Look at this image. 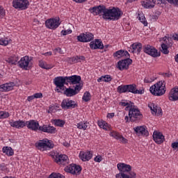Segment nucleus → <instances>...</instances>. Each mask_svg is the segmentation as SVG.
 <instances>
[{
    "mask_svg": "<svg viewBox=\"0 0 178 178\" xmlns=\"http://www.w3.org/2000/svg\"><path fill=\"white\" fill-rule=\"evenodd\" d=\"M89 12L95 15V16H101L102 15L104 20H119L123 16V12L119 8L113 7L111 9H108L104 5H99L89 8Z\"/></svg>",
    "mask_w": 178,
    "mask_h": 178,
    "instance_id": "f257e3e1",
    "label": "nucleus"
},
{
    "mask_svg": "<svg viewBox=\"0 0 178 178\" xmlns=\"http://www.w3.org/2000/svg\"><path fill=\"white\" fill-rule=\"evenodd\" d=\"M149 91L152 95L161 97L166 92V83L165 81H160L152 86L149 88Z\"/></svg>",
    "mask_w": 178,
    "mask_h": 178,
    "instance_id": "f03ea898",
    "label": "nucleus"
},
{
    "mask_svg": "<svg viewBox=\"0 0 178 178\" xmlns=\"http://www.w3.org/2000/svg\"><path fill=\"white\" fill-rule=\"evenodd\" d=\"M143 51L145 54L149 55V56H152V58H158L161 56V52L158 51L156 48L150 44L143 45Z\"/></svg>",
    "mask_w": 178,
    "mask_h": 178,
    "instance_id": "7ed1b4c3",
    "label": "nucleus"
},
{
    "mask_svg": "<svg viewBox=\"0 0 178 178\" xmlns=\"http://www.w3.org/2000/svg\"><path fill=\"white\" fill-rule=\"evenodd\" d=\"M129 117L130 122H137V120L143 119V114H141L140 110L132 106L129 108Z\"/></svg>",
    "mask_w": 178,
    "mask_h": 178,
    "instance_id": "20e7f679",
    "label": "nucleus"
},
{
    "mask_svg": "<svg viewBox=\"0 0 178 178\" xmlns=\"http://www.w3.org/2000/svg\"><path fill=\"white\" fill-rule=\"evenodd\" d=\"M74 88H65V90L63 91L64 95L66 97H74V95H77L83 88V84L75 85L74 86Z\"/></svg>",
    "mask_w": 178,
    "mask_h": 178,
    "instance_id": "39448f33",
    "label": "nucleus"
},
{
    "mask_svg": "<svg viewBox=\"0 0 178 178\" xmlns=\"http://www.w3.org/2000/svg\"><path fill=\"white\" fill-rule=\"evenodd\" d=\"M30 6L29 0H13V6L15 9H20V10H26Z\"/></svg>",
    "mask_w": 178,
    "mask_h": 178,
    "instance_id": "423d86ee",
    "label": "nucleus"
},
{
    "mask_svg": "<svg viewBox=\"0 0 178 178\" xmlns=\"http://www.w3.org/2000/svg\"><path fill=\"white\" fill-rule=\"evenodd\" d=\"M35 147L38 149H51L54 148V144L51 143L48 139H43L39 140L35 143Z\"/></svg>",
    "mask_w": 178,
    "mask_h": 178,
    "instance_id": "0eeeda50",
    "label": "nucleus"
},
{
    "mask_svg": "<svg viewBox=\"0 0 178 178\" xmlns=\"http://www.w3.org/2000/svg\"><path fill=\"white\" fill-rule=\"evenodd\" d=\"M59 20L60 19L58 17L47 19L45 22V26L47 27V29L55 30L56 29H58L59 26H60V22H59Z\"/></svg>",
    "mask_w": 178,
    "mask_h": 178,
    "instance_id": "6e6552de",
    "label": "nucleus"
},
{
    "mask_svg": "<svg viewBox=\"0 0 178 178\" xmlns=\"http://www.w3.org/2000/svg\"><path fill=\"white\" fill-rule=\"evenodd\" d=\"M64 170L67 173H71V175H76V176H79L81 172V166L76 164H71L65 167Z\"/></svg>",
    "mask_w": 178,
    "mask_h": 178,
    "instance_id": "1a4fd4ad",
    "label": "nucleus"
},
{
    "mask_svg": "<svg viewBox=\"0 0 178 178\" xmlns=\"http://www.w3.org/2000/svg\"><path fill=\"white\" fill-rule=\"evenodd\" d=\"M131 63H133L131 58H125L118 62L117 67L119 70H127Z\"/></svg>",
    "mask_w": 178,
    "mask_h": 178,
    "instance_id": "9d476101",
    "label": "nucleus"
},
{
    "mask_svg": "<svg viewBox=\"0 0 178 178\" xmlns=\"http://www.w3.org/2000/svg\"><path fill=\"white\" fill-rule=\"evenodd\" d=\"M77 40L79 42H90L94 40V34L90 32L81 33L80 35L77 36Z\"/></svg>",
    "mask_w": 178,
    "mask_h": 178,
    "instance_id": "9b49d317",
    "label": "nucleus"
},
{
    "mask_svg": "<svg viewBox=\"0 0 178 178\" xmlns=\"http://www.w3.org/2000/svg\"><path fill=\"white\" fill-rule=\"evenodd\" d=\"M163 40L165 43L161 44V51L163 54H164V55H168V54H169L168 47H170L172 45V38L169 36H165V38H163Z\"/></svg>",
    "mask_w": 178,
    "mask_h": 178,
    "instance_id": "f8f14e48",
    "label": "nucleus"
},
{
    "mask_svg": "<svg viewBox=\"0 0 178 178\" xmlns=\"http://www.w3.org/2000/svg\"><path fill=\"white\" fill-rule=\"evenodd\" d=\"M61 107L63 109H74V108H77V104L73 100L65 99L61 102Z\"/></svg>",
    "mask_w": 178,
    "mask_h": 178,
    "instance_id": "ddd939ff",
    "label": "nucleus"
},
{
    "mask_svg": "<svg viewBox=\"0 0 178 178\" xmlns=\"http://www.w3.org/2000/svg\"><path fill=\"white\" fill-rule=\"evenodd\" d=\"M54 83L57 88H63L65 84L67 85L66 76H57L54 78Z\"/></svg>",
    "mask_w": 178,
    "mask_h": 178,
    "instance_id": "4468645a",
    "label": "nucleus"
},
{
    "mask_svg": "<svg viewBox=\"0 0 178 178\" xmlns=\"http://www.w3.org/2000/svg\"><path fill=\"white\" fill-rule=\"evenodd\" d=\"M26 127L29 130H32L33 131H38L40 130V123L38 121H35V120H31L29 121H26Z\"/></svg>",
    "mask_w": 178,
    "mask_h": 178,
    "instance_id": "2eb2a0df",
    "label": "nucleus"
},
{
    "mask_svg": "<svg viewBox=\"0 0 178 178\" xmlns=\"http://www.w3.org/2000/svg\"><path fill=\"white\" fill-rule=\"evenodd\" d=\"M31 62L30 57L29 56H25L22 57L19 61H18V64L21 69H24V70H28L29 65Z\"/></svg>",
    "mask_w": 178,
    "mask_h": 178,
    "instance_id": "dca6fc26",
    "label": "nucleus"
},
{
    "mask_svg": "<svg viewBox=\"0 0 178 178\" xmlns=\"http://www.w3.org/2000/svg\"><path fill=\"white\" fill-rule=\"evenodd\" d=\"M67 85L70 84H75L76 86H79L80 84V81H81V76L79 75H72L70 76H66Z\"/></svg>",
    "mask_w": 178,
    "mask_h": 178,
    "instance_id": "f3484780",
    "label": "nucleus"
},
{
    "mask_svg": "<svg viewBox=\"0 0 178 178\" xmlns=\"http://www.w3.org/2000/svg\"><path fill=\"white\" fill-rule=\"evenodd\" d=\"M39 131L43 133H48L49 134H55V133H56V128L49 124H43L39 127Z\"/></svg>",
    "mask_w": 178,
    "mask_h": 178,
    "instance_id": "a211bd4d",
    "label": "nucleus"
},
{
    "mask_svg": "<svg viewBox=\"0 0 178 178\" xmlns=\"http://www.w3.org/2000/svg\"><path fill=\"white\" fill-rule=\"evenodd\" d=\"M152 137L156 144H162L165 141V136L158 131H154Z\"/></svg>",
    "mask_w": 178,
    "mask_h": 178,
    "instance_id": "6ab92c4d",
    "label": "nucleus"
},
{
    "mask_svg": "<svg viewBox=\"0 0 178 178\" xmlns=\"http://www.w3.org/2000/svg\"><path fill=\"white\" fill-rule=\"evenodd\" d=\"M16 83L15 82L6 83L4 84L0 85L1 92H8V91H12Z\"/></svg>",
    "mask_w": 178,
    "mask_h": 178,
    "instance_id": "aec40b11",
    "label": "nucleus"
},
{
    "mask_svg": "<svg viewBox=\"0 0 178 178\" xmlns=\"http://www.w3.org/2000/svg\"><path fill=\"white\" fill-rule=\"evenodd\" d=\"M134 130L138 136H145V137L149 136V133L148 132V130H147V127L145 126L136 127L134 128Z\"/></svg>",
    "mask_w": 178,
    "mask_h": 178,
    "instance_id": "412c9836",
    "label": "nucleus"
},
{
    "mask_svg": "<svg viewBox=\"0 0 178 178\" xmlns=\"http://www.w3.org/2000/svg\"><path fill=\"white\" fill-rule=\"evenodd\" d=\"M67 159H69V157L66 154L56 155L54 157L55 162L58 165H65L67 163Z\"/></svg>",
    "mask_w": 178,
    "mask_h": 178,
    "instance_id": "4be33fe9",
    "label": "nucleus"
},
{
    "mask_svg": "<svg viewBox=\"0 0 178 178\" xmlns=\"http://www.w3.org/2000/svg\"><path fill=\"white\" fill-rule=\"evenodd\" d=\"M143 44L140 42H136L131 45L130 50H129V52H131L132 54H140L143 49Z\"/></svg>",
    "mask_w": 178,
    "mask_h": 178,
    "instance_id": "5701e85b",
    "label": "nucleus"
},
{
    "mask_svg": "<svg viewBox=\"0 0 178 178\" xmlns=\"http://www.w3.org/2000/svg\"><path fill=\"white\" fill-rule=\"evenodd\" d=\"M90 47L91 49H104V44L102 40L96 39L95 41L90 42Z\"/></svg>",
    "mask_w": 178,
    "mask_h": 178,
    "instance_id": "b1692460",
    "label": "nucleus"
},
{
    "mask_svg": "<svg viewBox=\"0 0 178 178\" xmlns=\"http://www.w3.org/2000/svg\"><path fill=\"white\" fill-rule=\"evenodd\" d=\"M117 168L122 173H129V172H131V165L129 164L120 163L117 165Z\"/></svg>",
    "mask_w": 178,
    "mask_h": 178,
    "instance_id": "393cba45",
    "label": "nucleus"
},
{
    "mask_svg": "<svg viewBox=\"0 0 178 178\" xmlns=\"http://www.w3.org/2000/svg\"><path fill=\"white\" fill-rule=\"evenodd\" d=\"M128 92L141 95L144 92V89L137 90V86L136 84H130L128 85Z\"/></svg>",
    "mask_w": 178,
    "mask_h": 178,
    "instance_id": "a878e982",
    "label": "nucleus"
},
{
    "mask_svg": "<svg viewBox=\"0 0 178 178\" xmlns=\"http://www.w3.org/2000/svg\"><path fill=\"white\" fill-rule=\"evenodd\" d=\"M10 124L11 127H15V129H23V127H25V126H26V121L19 120L17 121H13L12 122H10Z\"/></svg>",
    "mask_w": 178,
    "mask_h": 178,
    "instance_id": "bb28decb",
    "label": "nucleus"
},
{
    "mask_svg": "<svg viewBox=\"0 0 178 178\" xmlns=\"http://www.w3.org/2000/svg\"><path fill=\"white\" fill-rule=\"evenodd\" d=\"M111 137L115 138V140H119L122 144H127V139H126L123 136L120 135L118 132L113 131L111 134Z\"/></svg>",
    "mask_w": 178,
    "mask_h": 178,
    "instance_id": "cd10ccee",
    "label": "nucleus"
},
{
    "mask_svg": "<svg viewBox=\"0 0 178 178\" xmlns=\"http://www.w3.org/2000/svg\"><path fill=\"white\" fill-rule=\"evenodd\" d=\"M79 156L81 161L86 162V161H90L92 158V154H91V152H81Z\"/></svg>",
    "mask_w": 178,
    "mask_h": 178,
    "instance_id": "c85d7f7f",
    "label": "nucleus"
},
{
    "mask_svg": "<svg viewBox=\"0 0 178 178\" xmlns=\"http://www.w3.org/2000/svg\"><path fill=\"white\" fill-rule=\"evenodd\" d=\"M168 98L170 101H178V88L170 90Z\"/></svg>",
    "mask_w": 178,
    "mask_h": 178,
    "instance_id": "c756f323",
    "label": "nucleus"
},
{
    "mask_svg": "<svg viewBox=\"0 0 178 178\" xmlns=\"http://www.w3.org/2000/svg\"><path fill=\"white\" fill-rule=\"evenodd\" d=\"M18 60L19 57L16 56H13L6 58V62H8V63H10V65H17Z\"/></svg>",
    "mask_w": 178,
    "mask_h": 178,
    "instance_id": "7c9ffc66",
    "label": "nucleus"
},
{
    "mask_svg": "<svg viewBox=\"0 0 178 178\" xmlns=\"http://www.w3.org/2000/svg\"><path fill=\"white\" fill-rule=\"evenodd\" d=\"M152 3V1H141V5L142 6H143V8H145V9H152L154 8H155V5L154 4H151Z\"/></svg>",
    "mask_w": 178,
    "mask_h": 178,
    "instance_id": "2f4dec72",
    "label": "nucleus"
},
{
    "mask_svg": "<svg viewBox=\"0 0 178 178\" xmlns=\"http://www.w3.org/2000/svg\"><path fill=\"white\" fill-rule=\"evenodd\" d=\"M149 108H150L151 111L154 113H158L159 115L162 114V110L158 106L155 105V104H152L151 106H149Z\"/></svg>",
    "mask_w": 178,
    "mask_h": 178,
    "instance_id": "473e14b6",
    "label": "nucleus"
},
{
    "mask_svg": "<svg viewBox=\"0 0 178 178\" xmlns=\"http://www.w3.org/2000/svg\"><path fill=\"white\" fill-rule=\"evenodd\" d=\"M97 81L98 83H101V81L109 83V81H112V76H111V75L102 76L100 78L97 79Z\"/></svg>",
    "mask_w": 178,
    "mask_h": 178,
    "instance_id": "72a5a7b5",
    "label": "nucleus"
},
{
    "mask_svg": "<svg viewBox=\"0 0 178 178\" xmlns=\"http://www.w3.org/2000/svg\"><path fill=\"white\" fill-rule=\"evenodd\" d=\"M3 154H6L8 156H12L15 154V152H13V149H12V147H3Z\"/></svg>",
    "mask_w": 178,
    "mask_h": 178,
    "instance_id": "f704fd0d",
    "label": "nucleus"
},
{
    "mask_svg": "<svg viewBox=\"0 0 178 178\" xmlns=\"http://www.w3.org/2000/svg\"><path fill=\"white\" fill-rule=\"evenodd\" d=\"M129 86L128 85H121L118 87L117 91L119 94H122L123 92H128Z\"/></svg>",
    "mask_w": 178,
    "mask_h": 178,
    "instance_id": "c9c22d12",
    "label": "nucleus"
},
{
    "mask_svg": "<svg viewBox=\"0 0 178 178\" xmlns=\"http://www.w3.org/2000/svg\"><path fill=\"white\" fill-rule=\"evenodd\" d=\"M51 122H53L54 124L58 127H63V126H65V122L62 120H52Z\"/></svg>",
    "mask_w": 178,
    "mask_h": 178,
    "instance_id": "e433bc0d",
    "label": "nucleus"
},
{
    "mask_svg": "<svg viewBox=\"0 0 178 178\" xmlns=\"http://www.w3.org/2000/svg\"><path fill=\"white\" fill-rule=\"evenodd\" d=\"M120 105H121L122 106H127L126 109H127L128 108H131L133 106V102H127V100H122L121 102H120Z\"/></svg>",
    "mask_w": 178,
    "mask_h": 178,
    "instance_id": "4c0bfd02",
    "label": "nucleus"
},
{
    "mask_svg": "<svg viewBox=\"0 0 178 178\" xmlns=\"http://www.w3.org/2000/svg\"><path fill=\"white\" fill-rule=\"evenodd\" d=\"M82 99L85 101V102H88V101H91V94L90 93V92H85Z\"/></svg>",
    "mask_w": 178,
    "mask_h": 178,
    "instance_id": "58836bf2",
    "label": "nucleus"
},
{
    "mask_svg": "<svg viewBox=\"0 0 178 178\" xmlns=\"http://www.w3.org/2000/svg\"><path fill=\"white\" fill-rule=\"evenodd\" d=\"M139 16V20L144 24L145 27H147L148 26V22H147V20L145 19V16H144V14H138Z\"/></svg>",
    "mask_w": 178,
    "mask_h": 178,
    "instance_id": "ea45409f",
    "label": "nucleus"
},
{
    "mask_svg": "<svg viewBox=\"0 0 178 178\" xmlns=\"http://www.w3.org/2000/svg\"><path fill=\"white\" fill-rule=\"evenodd\" d=\"M98 126L100 127L101 129L108 131V123H106L105 121H98Z\"/></svg>",
    "mask_w": 178,
    "mask_h": 178,
    "instance_id": "a19ab883",
    "label": "nucleus"
},
{
    "mask_svg": "<svg viewBox=\"0 0 178 178\" xmlns=\"http://www.w3.org/2000/svg\"><path fill=\"white\" fill-rule=\"evenodd\" d=\"M113 56L114 58H118V59H120V58H123V50H118L113 53Z\"/></svg>",
    "mask_w": 178,
    "mask_h": 178,
    "instance_id": "79ce46f5",
    "label": "nucleus"
},
{
    "mask_svg": "<svg viewBox=\"0 0 178 178\" xmlns=\"http://www.w3.org/2000/svg\"><path fill=\"white\" fill-rule=\"evenodd\" d=\"M70 63H79V62H81V60H79V56H76L68 59Z\"/></svg>",
    "mask_w": 178,
    "mask_h": 178,
    "instance_id": "37998d69",
    "label": "nucleus"
},
{
    "mask_svg": "<svg viewBox=\"0 0 178 178\" xmlns=\"http://www.w3.org/2000/svg\"><path fill=\"white\" fill-rule=\"evenodd\" d=\"M78 129H80L81 130H86L88 126L86 124V122H81L77 124L76 125Z\"/></svg>",
    "mask_w": 178,
    "mask_h": 178,
    "instance_id": "c03bdc74",
    "label": "nucleus"
},
{
    "mask_svg": "<svg viewBox=\"0 0 178 178\" xmlns=\"http://www.w3.org/2000/svg\"><path fill=\"white\" fill-rule=\"evenodd\" d=\"M6 118H9V113L0 111V119H6Z\"/></svg>",
    "mask_w": 178,
    "mask_h": 178,
    "instance_id": "a18cd8bd",
    "label": "nucleus"
},
{
    "mask_svg": "<svg viewBox=\"0 0 178 178\" xmlns=\"http://www.w3.org/2000/svg\"><path fill=\"white\" fill-rule=\"evenodd\" d=\"M6 15V13L5 11V9L3 7L0 6V17H5V15Z\"/></svg>",
    "mask_w": 178,
    "mask_h": 178,
    "instance_id": "49530a36",
    "label": "nucleus"
},
{
    "mask_svg": "<svg viewBox=\"0 0 178 178\" xmlns=\"http://www.w3.org/2000/svg\"><path fill=\"white\" fill-rule=\"evenodd\" d=\"M170 5H174V6H178V0H165Z\"/></svg>",
    "mask_w": 178,
    "mask_h": 178,
    "instance_id": "de8ad7c7",
    "label": "nucleus"
},
{
    "mask_svg": "<svg viewBox=\"0 0 178 178\" xmlns=\"http://www.w3.org/2000/svg\"><path fill=\"white\" fill-rule=\"evenodd\" d=\"M9 44V41L5 40V39H0V45H8Z\"/></svg>",
    "mask_w": 178,
    "mask_h": 178,
    "instance_id": "09e8293b",
    "label": "nucleus"
},
{
    "mask_svg": "<svg viewBox=\"0 0 178 178\" xmlns=\"http://www.w3.org/2000/svg\"><path fill=\"white\" fill-rule=\"evenodd\" d=\"M61 34L63 35H67V34H72V30L68 29V30H65L61 31Z\"/></svg>",
    "mask_w": 178,
    "mask_h": 178,
    "instance_id": "8fccbe9b",
    "label": "nucleus"
},
{
    "mask_svg": "<svg viewBox=\"0 0 178 178\" xmlns=\"http://www.w3.org/2000/svg\"><path fill=\"white\" fill-rule=\"evenodd\" d=\"M122 56H125L127 59H130V54H129L128 51L123 50Z\"/></svg>",
    "mask_w": 178,
    "mask_h": 178,
    "instance_id": "3c124183",
    "label": "nucleus"
},
{
    "mask_svg": "<svg viewBox=\"0 0 178 178\" xmlns=\"http://www.w3.org/2000/svg\"><path fill=\"white\" fill-rule=\"evenodd\" d=\"M52 67H54V65H51V64H46L44 65V69H46V70H49V69H52Z\"/></svg>",
    "mask_w": 178,
    "mask_h": 178,
    "instance_id": "603ef678",
    "label": "nucleus"
},
{
    "mask_svg": "<svg viewBox=\"0 0 178 178\" xmlns=\"http://www.w3.org/2000/svg\"><path fill=\"white\" fill-rule=\"evenodd\" d=\"M94 161H95V162L99 163V162H101L102 161V156H97L96 157H95Z\"/></svg>",
    "mask_w": 178,
    "mask_h": 178,
    "instance_id": "864d4df0",
    "label": "nucleus"
},
{
    "mask_svg": "<svg viewBox=\"0 0 178 178\" xmlns=\"http://www.w3.org/2000/svg\"><path fill=\"white\" fill-rule=\"evenodd\" d=\"M144 81L145 83H152V81H154V79L146 77L145 78Z\"/></svg>",
    "mask_w": 178,
    "mask_h": 178,
    "instance_id": "5fc2aeb1",
    "label": "nucleus"
},
{
    "mask_svg": "<svg viewBox=\"0 0 178 178\" xmlns=\"http://www.w3.org/2000/svg\"><path fill=\"white\" fill-rule=\"evenodd\" d=\"M47 63L42 61V60H39V66L40 67H42V69H44L45 67V65Z\"/></svg>",
    "mask_w": 178,
    "mask_h": 178,
    "instance_id": "6e6d98bb",
    "label": "nucleus"
},
{
    "mask_svg": "<svg viewBox=\"0 0 178 178\" xmlns=\"http://www.w3.org/2000/svg\"><path fill=\"white\" fill-rule=\"evenodd\" d=\"M172 147L174 148V149H178V142L172 143Z\"/></svg>",
    "mask_w": 178,
    "mask_h": 178,
    "instance_id": "4d7b16f0",
    "label": "nucleus"
},
{
    "mask_svg": "<svg viewBox=\"0 0 178 178\" xmlns=\"http://www.w3.org/2000/svg\"><path fill=\"white\" fill-rule=\"evenodd\" d=\"M33 97H35V98H42V93H41V92L35 93L33 95Z\"/></svg>",
    "mask_w": 178,
    "mask_h": 178,
    "instance_id": "13d9d810",
    "label": "nucleus"
},
{
    "mask_svg": "<svg viewBox=\"0 0 178 178\" xmlns=\"http://www.w3.org/2000/svg\"><path fill=\"white\" fill-rule=\"evenodd\" d=\"M152 3L153 5H161V0H152Z\"/></svg>",
    "mask_w": 178,
    "mask_h": 178,
    "instance_id": "bf43d9fd",
    "label": "nucleus"
},
{
    "mask_svg": "<svg viewBox=\"0 0 178 178\" xmlns=\"http://www.w3.org/2000/svg\"><path fill=\"white\" fill-rule=\"evenodd\" d=\"M150 19L151 20H154V22H156V20H158L159 17L158 15H150Z\"/></svg>",
    "mask_w": 178,
    "mask_h": 178,
    "instance_id": "052dcab7",
    "label": "nucleus"
},
{
    "mask_svg": "<svg viewBox=\"0 0 178 178\" xmlns=\"http://www.w3.org/2000/svg\"><path fill=\"white\" fill-rule=\"evenodd\" d=\"M129 176L131 178H136V177L137 176V175L136 174V172H133V171H129Z\"/></svg>",
    "mask_w": 178,
    "mask_h": 178,
    "instance_id": "680f3d73",
    "label": "nucleus"
},
{
    "mask_svg": "<svg viewBox=\"0 0 178 178\" xmlns=\"http://www.w3.org/2000/svg\"><path fill=\"white\" fill-rule=\"evenodd\" d=\"M122 178H131V177L124 172H122Z\"/></svg>",
    "mask_w": 178,
    "mask_h": 178,
    "instance_id": "e2e57ef3",
    "label": "nucleus"
},
{
    "mask_svg": "<svg viewBox=\"0 0 178 178\" xmlns=\"http://www.w3.org/2000/svg\"><path fill=\"white\" fill-rule=\"evenodd\" d=\"M35 99V97H34V95H33L28 97L27 101H29V102H31V101H33V99Z\"/></svg>",
    "mask_w": 178,
    "mask_h": 178,
    "instance_id": "0e129e2a",
    "label": "nucleus"
},
{
    "mask_svg": "<svg viewBox=\"0 0 178 178\" xmlns=\"http://www.w3.org/2000/svg\"><path fill=\"white\" fill-rule=\"evenodd\" d=\"M54 51L56 52H58V54H63V51H62V49L60 47L56 48Z\"/></svg>",
    "mask_w": 178,
    "mask_h": 178,
    "instance_id": "69168bd1",
    "label": "nucleus"
},
{
    "mask_svg": "<svg viewBox=\"0 0 178 178\" xmlns=\"http://www.w3.org/2000/svg\"><path fill=\"white\" fill-rule=\"evenodd\" d=\"M171 39L173 38V40H175V41H178V34H175L173 35H172L171 37Z\"/></svg>",
    "mask_w": 178,
    "mask_h": 178,
    "instance_id": "338daca9",
    "label": "nucleus"
},
{
    "mask_svg": "<svg viewBox=\"0 0 178 178\" xmlns=\"http://www.w3.org/2000/svg\"><path fill=\"white\" fill-rule=\"evenodd\" d=\"M116 178H122V172L115 175Z\"/></svg>",
    "mask_w": 178,
    "mask_h": 178,
    "instance_id": "774afa93",
    "label": "nucleus"
}]
</instances>
